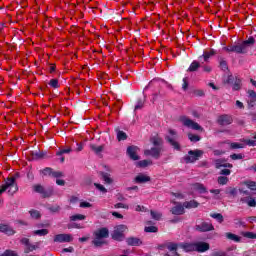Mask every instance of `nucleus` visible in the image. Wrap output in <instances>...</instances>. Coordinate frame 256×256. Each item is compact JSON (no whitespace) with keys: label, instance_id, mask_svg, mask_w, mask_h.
Listing matches in <instances>:
<instances>
[{"label":"nucleus","instance_id":"1","mask_svg":"<svg viewBox=\"0 0 256 256\" xmlns=\"http://www.w3.org/2000/svg\"><path fill=\"white\" fill-rule=\"evenodd\" d=\"M21 177L19 172H16L14 176L5 179V183L0 186V195H3L5 191H8V194L15 195L19 191V186L17 185V179Z\"/></svg>","mask_w":256,"mask_h":256},{"label":"nucleus","instance_id":"2","mask_svg":"<svg viewBox=\"0 0 256 256\" xmlns=\"http://www.w3.org/2000/svg\"><path fill=\"white\" fill-rule=\"evenodd\" d=\"M109 237V229L107 227L99 228L94 232V241H92V245L94 247H103V245H107V241L104 239H108Z\"/></svg>","mask_w":256,"mask_h":256},{"label":"nucleus","instance_id":"3","mask_svg":"<svg viewBox=\"0 0 256 256\" xmlns=\"http://www.w3.org/2000/svg\"><path fill=\"white\" fill-rule=\"evenodd\" d=\"M32 191L41 195L42 199H49V197H53L54 193L53 187L45 188V186L41 184H34Z\"/></svg>","mask_w":256,"mask_h":256},{"label":"nucleus","instance_id":"4","mask_svg":"<svg viewBox=\"0 0 256 256\" xmlns=\"http://www.w3.org/2000/svg\"><path fill=\"white\" fill-rule=\"evenodd\" d=\"M126 230H127V225H125V224H120V225L114 227V230L111 234L113 241H118V243L125 241V231Z\"/></svg>","mask_w":256,"mask_h":256},{"label":"nucleus","instance_id":"5","mask_svg":"<svg viewBox=\"0 0 256 256\" xmlns=\"http://www.w3.org/2000/svg\"><path fill=\"white\" fill-rule=\"evenodd\" d=\"M168 133L169 135L165 136V141L168 142L175 151H181V144H179V142H177L176 140L177 131H175L174 129H169Z\"/></svg>","mask_w":256,"mask_h":256},{"label":"nucleus","instance_id":"6","mask_svg":"<svg viewBox=\"0 0 256 256\" xmlns=\"http://www.w3.org/2000/svg\"><path fill=\"white\" fill-rule=\"evenodd\" d=\"M158 249L160 251H164L165 249H168V251H170L171 253H173V255L169 254V253H165L163 254V256H181L179 254V252H177V249H179V245H177V243H166V244H160L158 245Z\"/></svg>","mask_w":256,"mask_h":256},{"label":"nucleus","instance_id":"7","mask_svg":"<svg viewBox=\"0 0 256 256\" xmlns=\"http://www.w3.org/2000/svg\"><path fill=\"white\" fill-rule=\"evenodd\" d=\"M203 150H190L188 151V155L184 157L185 163H195V161H199L201 157H203Z\"/></svg>","mask_w":256,"mask_h":256},{"label":"nucleus","instance_id":"8","mask_svg":"<svg viewBox=\"0 0 256 256\" xmlns=\"http://www.w3.org/2000/svg\"><path fill=\"white\" fill-rule=\"evenodd\" d=\"M181 123H183L184 127H188L189 129H193L194 131H203V127L199 125V123L187 118L186 116L180 117Z\"/></svg>","mask_w":256,"mask_h":256},{"label":"nucleus","instance_id":"9","mask_svg":"<svg viewBox=\"0 0 256 256\" xmlns=\"http://www.w3.org/2000/svg\"><path fill=\"white\" fill-rule=\"evenodd\" d=\"M195 231L199 233H209V231H215V226L211 222L202 221L200 224L195 225Z\"/></svg>","mask_w":256,"mask_h":256},{"label":"nucleus","instance_id":"10","mask_svg":"<svg viewBox=\"0 0 256 256\" xmlns=\"http://www.w3.org/2000/svg\"><path fill=\"white\" fill-rule=\"evenodd\" d=\"M223 50L227 53H237L238 55H245V53H247L241 43L223 47Z\"/></svg>","mask_w":256,"mask_h":256},{"label":"nucleus","instance_id":"11","mask_svg":"<svg viewBox=\"0 0 256 256\" xmlns=\"http://www.w3.org/2000/svg\"><path fill=\"white\" fill-rule=\"evenodd\" d=\"M138 151L139 147L132 145L127 147L126 154L132 161H139L140 158L139 155H137Z\"/></svg>","mask_w":256,"mask_h":256},{"label":"nucleus","instance_id":"12","mask_svg":"<svg viewBox=\"0 0 256 256\" xmlns=\"http://www.w3.org/2000/svg\"><path fill=\"white\" fill-rule=\"evenodd\" d=\"M73 236L71 234H58L54 236V243H71Z\"/></svg>","mask_w":256,"mask_h":256},{"label":"nucleus","instance_id":"13","mask_svg":"<svg viewBox=\"0 0 256 256\" xmlns=\"http://www.w3.org/2000/svg\"><path fill=\"white\" fill-rule=\"evenodd\" d=\"M146 157H153L154 159H159L161 157V147H152L144 151Z\"/></svg>","mask_w":256,"mask_h":256},{"label":"nucleus","instance_id":"14","mask_svg":"<svg viewBox=\"0 0 256 256\" xmlns=\"http://www.w3.org/2000/svg\"><path fill=\"white\" fill-rule=\"evenodd\" d=\"M125 241H126V245H128V247H141V245H143V240H141V238L135 237V236H130V237L126 238Z\"/></svg>","mask_w":256,"mask_h":256},{"label":"nucleus","instance_id":"15","mask_svg":"<svg viewBox=\"0 0 256 256\" xmlns=\"http://www.w3.org/2000/svg\"><path fill=\"white\" fill-rule=\"evenodd\" d=\"M217 123L218 125H221V127L231 125V123H233V117L228 114L220 115L217 119Z\"/></svg>","mask_w":256,"mask_h":256},{"label":"nucleus","instance_id":"16","mask_svg":"<svg viewBox=\"0 0 256 256\" xmlns=\"http://www.w3.org/2000/svg\"><path fill=\"white\" fill-rule=\"evenodd\" d=\"M178 247L180 249H183L185 253H191L193 251H196V243H189V242H182V243H177Z\"/></svg>","mask_w":256,"mask_h":256},{"label":"nucleus","instance_id":"17","mask_svg":"<svg viewBox=\"0 0 256 256\" xmlns=\"http://www.w3.org/2000/svg\"><path fill=\"white\" fill-rule=\"evenodd\" d=\"M213 55H217V51H215V49H210V51H204L203 55L199 56L198 59L199 61L203 59L202 63H209V59H211Z\"/></svg>","mask_w":256,"mask_h":256},{"label":"nucleus","instance_id":"18","mask_svg":"<svg viewBox=\"0 0 256 256\" xmlns=\"http://www.w3.org/2000/svg\"><path fill=\"white\" fill-rule=\"evenodd\" d=\"M221 167H224V169H233V164L228 163L225 159H216L215 168L221 169Z\"/></svg>","mask_w":256,"mask_h":256},{"label":"nucleus","instance_id":"19","mask_svg":"<svg viewBox=\"0 0 256 256\" xmlns=\"http://www.w3.org/2000/svg\"><path fill=\"white\" fill-rule=\"evenodd\" d=\"M170 213H172V215H185V207L183 204L179 203L171 208Z\"/></svg>","mask_w":256,"mask_h":256},{"label":"nucleus","instance_id":"20","mask_svg":"<svg viewBox=\"0 0 256 256\" xmlns=\"http://www.w3.org/2000/svg\"><path fill=\"white\" fill-rule=\"evenodd\" d=\"M211 246L207 242H197L196 243V251L198 253H205V251H209Z\"/></svg>","mask_w":256,"mask_h":256},{"label":"nucleus","instance_id":"21","mask_svg":"<svg viewBox=\"0 0 256 256\" xmlns=\"http://www.w3.org/2000/svg\"><path fill=\"white\" fill-rule=\"evenodd\" d=\"M0 233H4V235L11 237L12 235H15V230L7 224H0Z\"/></svg>","mask_w":256,"mask_h":256},{"label":"nucleus","instance_id":"22","mask_svg":"<svg viewBox=\"0 0 256 256\" xmlns=\"http://www.w3.org/2000/svg\"><path fill=\"white\" fill-rule=\"evenodd\" d=\"M134 181H135V183H138V184L149 183V181H151V177L147 176L145 174H138L134 178Z\"/></svg>","mask_w":256,"mask_h":256},{"label":"nucleus","instance_id":"23","mask_svg":"<svg viewBox=\"0 0 256 256\" xmlns=\"http://www.w3.org/2000/svg\"><path fill=\"white\" fill-rule=\"evenodd\" d=\"M184 209H197L199 207V202L196 200H190L183 203Z\"/></svg>","mask_w":256,"mask_h":256},{"label":"nucleus","instance_id":"24","mask_svg":"<svg viewBox=\"0 0 256 256\" xmlns=\"http://www.w3.org/2000/svg\"><path fill=\"white\" fill-rule=\"evenodd\" d=\"M225 237L229 241H234V243H241V238L239 236H237V234H233L231 232H226Z\"/></svg>","mask_w":256,"mask_h":256},{"label":"nucleus","instance_id":"25","mask_svg":"<svg viewBox=\"0 0 256 256\" xmlns=\"http://www.w3.org/2000/svg\"><path fill=\"white\" fill-rule=\"evenodd\" d=\"M115 132L118 141H127V133H125L123 130H120L119 128H115Z\"/></svg>","mask_w":256,"mask_h":256},{"label":"nucleus","instance_id":"26","mask_svg":"<svg viewBox=\"0 0 256 256\" xmlns=\"http://www.w3.org/2000/svg\"><path fill=\"white\" fill-rule=\"evenodd\" d=\"M199 67H201V63H199V61L194 60L188 67L187 72L195 73V71H197L199 69Z\"/></svg>","mask_w":256,"mask_h":256},{"label":"nucleus","instance_id":"27","mask_svg":"<svg viewBox=\"0 0 256 256\" xmlns=\"http://www.w3.org/2000/svg\"><path fill=\"white\" fill-rule=\"evenodd\" d=\"M241 44L243 46L244 51H247V47H251V45H255V38L251 36L247 40H244Z\"/></svg>","mask_w":256,"mask_h":256},{"label":"nucleus","instance_id":"28","mask_svg":"<svg viewBox=\"0 0 256 256\" xmlns=\"http://www.w3.org/2000/svg\"><path fill=\"white\" fill-rule=\"evenodd\" d=\"M103 181L106 183V185H111L113 183V179L111 178V174L107 172H101L100 173Z\"/></svg>","mask_w":256,"mask_h":256},{"label":"nucleus","instance_id":"29","mask_svg":"<svg viewBox=\"0 0 256 256\" xmlns=\"http://www.w3.org/2000/svg\"><path fill=\"white\" fill-rule=\"evenodd\" d=\"M150 142L152 143V145H154V147H161L163 146V139L158 137V136H154L150 139Z\"/></svg>","mask_w":256,"mask_h":256},{"label":"nucleus","instance_id":"30","mask_svg":"<svg viewBox=\"0 0 256 256\" xmlns=\"http://www.w3.org/2000/svg\"><path fill=\"white\" fill-rule=\"evenodd\" d=\"M194 189H195V191H198V193H200L202 195L207 193V187H205V185H203L201 183L194 184Z\"/></svg>","mask_w":256,"mask_h":256},{"label":"nucleus","instance_id":"31","mask_svg":"<svg viewBox=\"0 0 256 256\" xmlns=\"http://www.w3.org/2000/svg\"><path fill=\"white\" fill-rule=\"evenodd\" d=\"M144 105H145V96L138 98L137 103L134 107V111H139V109H143Z\"/></svg>","mask_w":256,"mask_h":256},{"label":"nucleus","instance_id":"32","mask_svg":"<svg viewBox=\"0 0 256 256\" xmlns=\"http://www.w3.org/2000/svg\"><path fill=\"white\" fill-rule=\"evenodd\" d=\"M149 165H153V161L151 160H142L136 163V167H140V169H145V167H149Z\"/></svg>","mask_w":256,"mask_h":256},{"label":"nucleus","instance_id":"33","mask_svg":"<svg viewBox=\"0 0 256 256\" xmlns=\"http://www.w3.org/2000/svg\"><path fill=\"white\" fill-rule=\"evenodd\" d=\"M219 67L221 71H229V65L227 64V61L225 60V58L223 57L219 58Z\"/></svg>","mask_w":256,"mask_h":256},{"label":"nucleus","instance_id":"34","mask_svg":"<svg viewBox=\"0 0 256 256\" xmlns=\"http://www.w3.org/2000/svg\"><path fill=\"white\" fill-rule=\"evenodd\" d=\"M242 185H245L250 191H256V182L251 180H246L242 182Z\"/></svg>","mask_w":256,"mask_h":256},{"label":"nucleus","instance_id":"35","mask_svg":"<svg viewBox=\"0 0 256 256\" xmlns=\"http://www.w3.org/2000/svg\"><path fill=\"white\" fill-rule=\"evenodd\" d=\"M40 174L43 175L44 177H52L53 176V168L46 167V168L40 170Z\"/></svg>","mask_w":256,"mask_h":256},{"label":"nucleus","instance_id":"36","mask_svg":"<svg viewBox=\"0 0 256 256\" xmlns=\"http://www.w3.org/2000/svg\"><path fill=\"white\" fill-rule=\"evenodd\" d=\"M233 86H232V89H233V91H240L241 90V78H239V77H235V81H234V83L232 84Z\"/></svg>","mask_w":256,"mask_h":256},{"label":"nucleus","instance_id":"37","mask_svg":"<svg viewBox=\"0 0 256 256\" xmlns=\"http://www.w3.org/2000/svg\"><path fill=\"white\" fill-rule=\"evenodd\" d=\"M90 149L92 151H94V153H96V155H99V153H102V151L105 149V146H103V145L97 146L95 144H91Z\"/></svg>","mask_w":256,"mask_h":256},{"label":"nucleus","instance_id":"38","mask_svg":"<svg viewBox=\"0 0 256 256\" xmlns=\"http://www.w3.org/2000/svg\"><path fill=\"white\" fill-rule=\"evenodd\" d=\"M32 159H43L45 157V152H41V150H36L31 152Z\"/></svg>","mask_w":256,"mask_h":256},{"label":"nucleus","instance_id":"39","mask_svg":"<svg viewBox=\"0 0 256 256\" xmlns=\"http://www.w3.org/2000/svg\"><path fill=\"white\" fill-rule=\"evenodd\" d=\"M87 219V216L83 214H75L70 216V221H85Z\"/></svg>","mask_w":256,"mask_h":256},{"label":"nucleus","instance_id":"40","mask_svg":"<svg viewBox=\"0 0 256 256\" xmlns=\"http://www.w3.org/2000/svg\"><path fill=\"white\" fill-rule=\"evenodd\" d=\"M47 209L50 211V213H59V211H61V206L58 204L50 205L47 207Z\"/></svg>","mask_w":256,"mask_h":256},{"label":"nucleus","instance_id":"41","mask_svg":"<svg viewBox=\"0 0 256 256\" xmlns=\"http://www.w3.org/2000/svg\"><path fill=\"white\" fill-rule=\"evenodd\" d=\"M188 139L192 143H197L198 141H201V136L196 135V134L188 133Z\"/></svg>","mask_w":256,"mask_h":256},{"label":"nucleus","instance_id":"42","mask_svg":"<svg viewBox=\"0 0 256 256\" xmlns=\"http://www.w3.org/2000/svg\"><path fill=\"white\" fill-rule=\"evenodd\" d=\"M39 247L37 245L29 244L25 249L24 253L27 255L29 253H32V251H37Z\"/></svg>","mask_w":256,"mask_h":256},{"label":"nucleus","instance_id":"43","mask_svg":"<svg viewBox=\"0 0 256 256\" xmlns=\"http://www.w3.org/2000/svg\"><path fill=\"white\" fill-rule=\"evenodd\" d=\"M210 217H212V219H216L218 223H223L224 221L223 214L221 213H212L210 214Z\"/></svg>","mask_w":256,"mask_h":256},{"label":"nucleus","instance_id":"44","mask_svg":"<svg viewBox=\"0 0 256 256\" xmlns=\"http://www.w3.org/2000/svg\"><path fill=\"white\" fill-rule=\"evenodd\" d=\"M29 213L32 219H41V212L38 210L32 209L29 211Z\"/></svg>","mask_w":256,"mask_h":256},{"label":"nucleus","instance_id":"45","mask_svg":"<svg viewBox=\"0 0 256 256\" xmlns=\"http://www.w3.org/2000/svg\"><path fill=\"white\" fill-rule=\"evenodd\" d=\"M34 234L38 235L39 237H45V235H49V230L48 229L35 230Z\"/></svg>","mask_w":256,"mask_h":256},{"label":"nucleus","instance_id":"46","mask_svg":"<svg viewBox=\"0 0 256 256\" xmlns=\"http://www.w3.org/2000/svg\"><path fill=\"white\" fill-rule=\"evenodd\" d=\"M151 217L152 219H154L155 221H160L161 218L163 217V214L159 213V212H155L153 210L150 211Z\"/></svg>","mask_w":256,"mask_h":256},{"label":"nucleus","instance_id":"47","mask_svg":"<svg viewBox=\"0 0 256 256\" xmlns=\"http://www.w3.org/2000/svg\"><path fill=\"white\" fill-rule=\"evenodd\" d=\"M218 185H227L229 183V178L227 176L218 177Z\"/></svg>","mask_w":256,"mask_h":256},{"label":"nucleus","instance_id":"48","mask_svg":"<svg viewBox=\"0 0 256 256\" xmlns=\"http://www.w3.org/2000/svg\"><path fill=\"white\" fill-rule=\"evenodd\" d=\"M145 233H157L159 231V228L157 226H146L144 228Z\"/></svg>","mask_w":256,"mask_h":256},{"label":"nucleus","instance_id":"49","mask_svg":"<svg viewBox=\"0 0 256 256\" xmlns=\"http://www.w3.org/2000/svg\"><path fill=\"white\" fill-rule=\"evenodd\" d=\"M226 195H231V197H237V188H228L226 190Z\"/></svg>","mask_w":256,"mask_h":256},{"label":"nucleus","instance_id":"50","mask_svg":"<svg viewBox=\"0 0 256 256\" xmlns=\"http://www.w3.org/2000/svg\"><path fill=\"white\" fill-rule=\"evenodd\" d=\"M50 87L53 89H59V80L57 78L51 79L49 82Z\"/></svg>","mask_w":256,"mask_h":256},{"label":"nucleus","instance_id":"51","mask_svg":"<svg viewBox=\"0 0 256 256\" xmlns=\"http://www.w3.org/2000/svg\"><path fill=\"white\" fill-rule=\"evenodd\" d=\"M245 147V144L237 143V142H232L230 144V149H243Z\"/></svg>","mask_w":256,"mask_h":256},{"label":"nucleus","instance_id":"52","mask_svg":"<svg viewBox=\"0 0 256 256\" xmlns=\"http://www.w3.org/2000/svg\"><path fill=\"white\" fill-rule=\"evenodd\" d=\"M94 187H96V189H98V191H100L101 193H107V188H105V186H103L102 184L94 183Z\"/></svg>","mask_w":256,"mask_h":256},{"label":"nucleus","instance_id":"53","mask_svg":"<svg viewBox=\"0 0 256 256\" xmlns=\"http://www.w3.org/2000/svg\"><path fill=\"white\" fill-rule=\"evenodd\" d=\"M0 256H19V255H17V253H15V251L13 250H6L2 254H0Z\"/></svg>","mask_w":256,"mask_h":256},{"label":"nucleus","instance_id":"54","mask_svg":"<svg viewBox=\"0 0 256 256\" xmlns=\"http://www.w3.org/2000/svg\"><path fill=\"white\" fill-rule=\"evenodd\" d=\"M90 207H93V204L87 202V201H83L80 203V208L81 209H89Z\"/></svg>","mask_w":256,"mask_h":256},{"label":"nucleus","instance_id":"55","mask_svg":"<svg viewBox=\"0 0 256 256\" xmlns=\"http://www.w3.org/2000/svg\"><path fill=\"white\" fill-rule=\"evenodd\" d=\"M243 236L247 239H256V233L253 232H244Z\"/></svg>","mask_w":256,"mask_h":256},{"label":"nucleus","instance_id":"56","mask_svg":"<svg viewBox=\"0 0 256 256\" xmlns=\"http://www.w3.org/2000/svg\"><path fill=\"white\" fill-rule=\"evenodd\" d=\"M234 81H235V77L232 74H230L225 80V83H227L228 85H233Z\"/></svg>","mask_w":256,"mask_h":256},{"label":"nucleus","instance_id":"57","mask_svg":"<svg viewBox=\"0 0 256 256\" xmlns=\"http://www.w3.org/2000/svg\"><path fill=\"white\" fill-rule=\"evenodd\" d=\"M71 152V148L68 149H62L58 152H56L57 157H61V155H65V153H70Z\"/></svg>","mask_w":256,"mask_h":256},{"label":"nucleus","instance_id":"58","mask_svg":"<svg viewBox=\"0 0 256 256\" xmlns=\"http://www.w3.org/2000/svg\"><path fill=\"white\" fill-rule=\"evenodd\" d=\"M220 175H223L224 177H228V175H231V170L224 168L220 171Z\"/></svg>","mask_w":256,"mask_h":256},{"label":"nucleus","instance_id":"59","mask_svg":"<svg viewBox=\"0 0 256 256\" xmlns=\"http://www.w3.org/2000/svg\"><path fill=\"white\" fill-rule=\"evenodd\" d=\"M52 177H54L55 179H59V177H63V172L52 170Z\"/></svg>","mask_w":256,"mask_h":256},{"label":"nucleus","instance_id":"60","mask_svg":"<svg viewBox=\"0 0 256 256\" xmlns=\"http://www.w3.org/2000/svg\"><path fill=\"white\" fill-rule=\"evenodd\" d=\"M230 159H232L233 161L243 159V154H232V155H230Z\"/></svg>","mask_w":256,"mask_h":256},{"label":"nucleus","instance_id":"61","mask_svg":"<svg viewBox=\"0 0 256 256\" xmlns=\"http://www.w3.org/2000/svg\"><path fill=\"white\" fill-rule=\"evenodd\" d=\"M27 179L28 181H35V174H33V171L29 170L27 172Z\"/></svg>","mask_w":256,"mask_h":256},{"label":"nucleus","instance_id":"62","mask_svg":"<svg viewBox=\"0 0 256 256\" xmlns=\"http://www.w3.org/2000/svg\"><path fill=\"white\" fill-rule=\"evenodd\" d=\"M249 99H256V92L255 90H248L247 91Z\"/></svg>","mask_w":256,"mask_h":256},{"label":"nucleus","instance_id":"63","mask_svg":"<svg viewBox=\"0 0 256 256\" xmlns=\"http://www.w3.org/2000/svg\"><path fill=\"white\" fill-rule=\"evenodd\" d=\"M255 105H256V98H250L249 100H248V107H255Z\"/></svg>","mask_w":256,"mask_h":256},{"label":"nucleus","instance_id":"64","mask_svg":"<svg viewBox=\"0 0 256 256\" xmlns=\"http://www.w3.org/2000/svg\"><path fill=\"white\" fill-rule=\"evenodd\" d=\"M212 256H227V253L223 251H216L212 254Z\"/></svg>","mask_w":256,"mask_h":256}]
</instances>
